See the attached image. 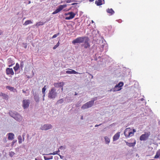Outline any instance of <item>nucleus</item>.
<instances>
[{"mask_svg":"<svg viewBox=\"0 0 160 160\" xmlns=\"http://www.w3.org/2000/svg\"><path fill=\"white\" fill-rule=\"evenodd\" d=\"M48 95V98L54 99L58 96V93L56 88L53 87L49 91Z\"/></svg>","mask_w":160,"mask_h":160,"instance_id":"1","label":"nucleus"},{"mask_svg":"<svg viewBox=\"0 0 160 160\" xmlns=\"http://www.w3.org/2000/svg\"><path fill=\"white\" fill-rule=\"evenodd\" d=\"M136 132V131L134 129L132 131L130 128H128L125 129L124 132V134L126 138H128L133 135L134 133Z\"/></svg>","mask_w":160,"mask_h":160,"instance_id":"2","label":"nucleus"},{"mask_svg":"<svg viewBox=\"0 0 160 160\" xmlns=\"http://www.w3.org/2000/svg\"><path fill=\"white\" fill-rule=\"evenodd\" d=\"M97 99V97L93 99V100L89 101L84 104L81 107V108L83 110L91 108L93 106L94 102Z\"/></svg>","mask_w":160,"mask_h":160,"instance_id":"3","label":"nucleus"},{"mask_svg":"<svg viewBox=\"0 0 160 160\" xmlns=\"http://www.w3.org/2000/svg\"><path fill=\"white\" fill-rule=\"evenodd\" d=\"M86 38V37H79L73 40L72 42V43L74 45H75L76 43H80L83 42Z\"/></svg>","mask_w":160,"mask_h":160,"instance_id":"4","label":"nucleus"},{"mask_svg":"<svg viewBox=\"0 0 160 160\" xmlns=\"http://www.w3.org/2000/svg\"><path fill=\"white\" fill-rule=\"evenodd\" d=\"M52 125L51 124H47L42 125L40 127V129L42 130L46 131L49 129H52Z\"/></svg>","mask_w":160,"mask_h":160,"instance_id":"5","label":"nucleus"},{"mask_svg":"<svg viewBox=\"0 0 160 160\" xmlns=\"http://www.w3.org/2000/svg\"><path fill=\"white\" fill-rule=\"evenodd\" d=\"M30 101L28 99H24L22 101V107L24 109L28 108L30 104Z\"/></svg>","mask_w":160,"mask_h":160,"instance_id":"6","label":"nucleus"},{"mask_svg":"<svg viewBox=\"0 0 160 160\" xmlns=\"http://www.w3.org/2000/svg\"><path fill=\"white\" fill-rule=\"evenodd\" d=\"M89 41V39L88 38L86 37L85 41L83 42V43L81 45L83 46L85 49L90 48V45L88 42Z\"/></svg>","mask_w":160,"mask_h":160,"instance_id":"7","label":"nucleus"},{"mask_svg":"<svg viewBox=\"0 0 160 160\" xmlns=\"http://www.w3.org/2000/svg\"><path fill=\"white\" fill-rule=\"evenodd\" d=\"M65 15L67 16L69 15V16L66 17L65 19L66 20H70L74 17L75 14L72 12H70L68 13H66Z\"/></svg>","mask_w":160,"mask_h":160,"instance_id":"8","label":"nucleus"},{"mask_svg":"<svg viewBox=\"0 0 160 160\" xmlns=\"http://www.w3.org/2000/svg\"><path fill=\"white\" fill-rule=\"evenodd\" d=\"M150 135V133H145L144 134H142L140 137V140L141 141L146 140L148 138Z\"/></svg>","mask_w":160,"mask_h":160,"instance_id":"9","label":"nucleus"},{"mask_svg":"<svg viewBox=\"0 0 160 160\" xmlns=\"http://www.w3.org/2000/svg\"><path fill=\"white\" fill-rule=\"evenodd\" d=\"M100 45L94 44L91 48H90L89 52H93L94 51L97 49V47H99Z\"/></svg>","mask_w":160,"mask_h":160,"instance_id":"10","label":"nucleus"},{"mask_svg":"<svg viewBox=\"0 0 160 160\" xmlns=\"http://www.w3.org/2000/svg\"><path fill=\"white\" fill-rule=\"evenodd\" d=\"M6 73L7 75H13L14 74V72L12 68H7L6 70Z\"/></svg>","mask_w":160,"mask_h":160,"instance_id":"11","label":"nucleus"},{"mask_svg":"<svg viewBox=\"0 0 160 160\" xmlns=\"http://www.w3.org/2000/svg\"><path fill=\"white\" fill-rule=\"evenodd\" d=\"M14 118L16 120L19 122H20L22 120V117L17 112H16V114Z\"/></svg>","mask_w":160,"mask_h":160,"instance_id":"12","label":"nucleus"},{"mask_svg":"<svg viewBox=\"0 0 160 160\" xmlns=\"http://www.w3.org/2000/svg\"><path fill=\"white\" fill-rule=\"evenodd\" d=\"M120 135V132H118L115 134L113 137V140L114 141H116L118 140Z\"/></svg>","mask_w":160,"mask_h":160,"instance_id":"13","label":"nucleus"},{"mask_svg":"<svg viewBox=\"0 0 160 160\" xmlns=\"http://www.w3.org/2000/svg\"><path fill=\"white\" fill-rule=\"evenodd\" d=\"M63 82H60L58 83H54L53 85L56 87H62L64 85Z\"/></svg>","mask_w":160,"mask_h":160,"instance_id":"14","label":"nucleus"},{"mask_svg":"<svg viewBox=\"0 0 160 160\" xmlns=\"http://www.w3.org/2000/svg\"><path fill=\"white\" fill-rule=\"evenodd\" d=\"M8 63L9 64L8 66L9 67H11L14 64V61L11 59V58H8Z\"/></svg>","mask_w":160,"mask_h":160,"instance_id":"15","label":"nucleus"},{"mask_svg":"<svg viewBox=\"0 0 160 160\" xmlns=\"http://www.w3.org/2000/svg\"><path fill=\"white\" fill-rule=\"evenodd\" d=\"M70 71L68 70L66 71V73L69 74H78V73L72 69H70Z\"/></svg>","mask_w":160,"mask_h":160,"instance_id":"16","label":"nucleus"},{"mask_svg":"<svg viewBox=\"0 0 160 160\" xmlns=\"http://www.w3.org/2000/svg\"><path fill=\"white\" fill-rule=\"evenodd\" d=\"M126 144L129 147H133L135 146L136 144V142L133 143L128 142L125 141Z\"/></svg>","mask_w":160,"mask_h":160,"instance_id":"17","label":"nucleus"},{"mask_svg":"<svg viewBox=\"0 0 160 160\" xmlns=\"http://www.w3.org/2000/svg\"><path fill=\"white\" fill-rule=\"evenodd\" d=\"M8 139L9 140H12L14 139V135L12 133H8Z\"/></svg>","mask_w":160,"mask_h":160,"instance_id":"18","label":"nucleus"},{"mask_svg":"<svg viewBox=\"0 0 160 160\" xmlns=\"http://www.w3.org/2000/svg\"><path fill=\"white\" fill-rule=\"evenodd\" d=\"M6 88L8 89L11 91L13 92H15L16 91V89L13 87H11L8 86H6Z\"/></svg>","mask_w":160,"mask_h":160,"instance_id":"19","label":"nucleus"},{"mask_svg":"<svg viewBox=\"0 0 160 160\" xmlns=\"http://www.w3.org/2000/svg\"><path fill=\"white\" fill-rule=\"evenodd\" d=\"M65 99V98H62L61 99H59L57 101L56 104L58 105L60 104H62L63 103Z\"/></svg>","mask_w":160,"mask_h":160,"instance_id":"20","label":"nucleus"},{"mask_svg":"<svg viewBox=\"0 0 160 160\" xmlns=\"http://www.w3.org/2000/svg\"><path fill=\"white\" fill-rule=\"evenodd\" d=\"M106 11L108 13L111 14V15L113 14L114 13V11L112 8H108L107 9Z\"/></svg>","mask_w":160,"mask_h":160,"instance_id":"21","label":"nucleus"},{"mask_svg":"<svg viewBox=\"0 0 160 160\" xmlns=\"http://www.w3.org/2000/svg\"><path fill=\"white\" fill-rule=\"evenodd\" d=\"M102 1L101 0H97L95 2V3L98 6L101 5L102 4Z\"/></svg>","mask_w":160,"mask_h":160,"instance_id":"22","label":"nucleus"},{"mask_svg":"<svg viewBox=\"0 0 160 160\" xmlns=\"http://www.w3.org/2000/svg\"><path fill=\"white\" fill-rule=\"evenodd\" d=\"M34 99L36 102H38L39 101V98L38 95L35 94L34 95Z\"/></svg>","mask_w":160,"mask_h":160,"instance_id":"23","label":"nucleus"},{"mask_svg":"<svg viewBox=\"0 0 160 160\" xmlns=\"http://www.w3.org/2000/svg\"><path fill=\"white\" fill-rule=\"evenodd\" d=\"M67 6L66 4H64L63 5H60L58 6V8L61 11L63 8H65Z\"/></svg>","mask_w":160,"mask_h":160,"instance_id":"24","label":"nucleus"},{"mask_svg":"<svg viewBox=\"0 0 160 160\" xmlns=\"http://www.w3.org/2000/svg\"><path fill=\"white\" fill-rule=\"evenodd\" d=\"M104 138L106 143L108 144H109L110 142V139L107 136H105L104 137Z\"/></svg>","mask_w":160,"mask_h":160,"instance_id":"25","label":"nucleus"},{"mask_svg":"<svg viewBox=\"0 0 160 160\" xmlns=\"http://www.w3.org/2000/svg\"><path fill=\"white\" fill-rule=\"evenodd\" d=\"M32 22L31 20H28L25 22L23 24V25L26 26L29 24H32Z\"/></svg>","mask_w":160,"mask_h":160,"instance_id":"26","label":"nucleus"},{"mask_svg":"<svg viewBox=\"0 0 160 160\" xmlns=\"http://www.w3.org/2000/svg\"><path fill=\"white\" fill-rule=\"evenodd\" d=\"M121 89V88H120V87L117 86V85L114 87V92H116L117 91H118Z\"/></svg>","mask_w":160,"mask_h":160,"instance_id":"27","label":"nucleus"},{"mask_svg":"<svg viewBox=\"0 0 160 160\" xmlns=\"http://www.w3.org/2000/svg\"><path fill=\"white\" fill-rule=\"evenodd\" d=\"M19 68V64L18 63H17L16 65V66L13 68V69L15 71H17L18 68Z\"/></svg>","mask_w":160,"mask_h":160,"instance_id":"28","label":"nucleus"},{"mask_svg":"<svg viewBox=\"0 0 160 160\" xmlns=\"http://www.w3.org/2000/svg\"><path fill=\"white\" fill-rule=\"evenodd\" d=\"M9 114L11 117L14 118L16 114V112L13 113L12 112H9Z\"/></svg>","mask_w":160,"mask_h":160,"instance_id":"29","label":"nucleus"},{"mask_svg":"<svg viewBox=\"0 0 160 160\" xmlns=\"http://www.w3.org/2000/svg\"><path fill=\"white\" fill-rule=\"evenodd\" d=\"M160 156V151L158 152L156 155L154 156V158H159V157Z\"/></svg>","mask_w":160,"mask_h":160,"instance_id":"30","label":"nucleus"},{"mask_svg":"<svg viewBox=\"0 0 160 160\" xmlns=\"http://www.w3.org/2000/svg\"><path fill=\"white\" fill-rule=\"evenodd\" d=\"M47 86L45 85L42 89V94L45 93V91L47 89Z\"/></svg>","mask_w":160,"mask_h":160,"instance_id":"31","label":"nucleus"},{"mask_svg":"<svg viewBox=\"0 0 160 160\" xmlns=\"http://www.w3.org/2000/svg\"><path fill=\"white\" fill-rule=\"evenodd\" d=\"M44 158L45 160H49L52 159L53 158V156H50L49 157H47L46 156H44Z\"/></svg>","mask_w":160,"mask_h":160,"instance_id":"32","label":"nucleus"},{"mask_svg":"<svg viewBox=\"0 0 160 160\" xmlns=\"http://www.w3.org/2000/svg\"><path fill=\"white\" fill-rule=\"evenodd\" d=\"M25 62V61H22L21 62L20 65V68L22 69V68H23V67H24V62Z\"/></svg>","mask_w":160,"mask_h":160,"instance_id":"33","label":"nucleus"},{"mask_svg":"<svg viewBox=\"0 0 160 160\" xmlns=\"http://www.w3.org/2000/svg\"><path fill=\"white\" fill-rule=\"evenodd\" d=\"M123 85V83L122 82H119L118 84L116 85L117 86L120 87V88H121Z\"/></svg>","mask_w":160,"mask_h":160,"instance_id":"34","label":"nucleus"},{"mask_svg":"<svg viewBox=\"0 0 160 160\" xmlns=\"http://www.w3.org/2000/svg\"><path fill=\"white\" fill-rule=\"evenodd\" d=\"M2 97H3V98H4L6 100H7L8 99V95H7L5 94V93L3 94Z\"/></svg>","mask_w":160,"mask_h":160,"instance_id":"35","label":"nucleus"},{"mask_svg":"<svg viewBox=\"0 0 160 160\" xmlns=\"http://www.w3.org/2000/svg\"><path fill=\"white\" fill-rule=\"evenodd\" d=\"M44 23L45 22H39L36 24V25L38 26L42 25L44 24Z\"/></svg>","mask_w":160,"mask_h":160,"instance_id":"36","label":"nucleus"},{"mask_svg":"<svg viewBox=\"0 0 160 160\" xmlns=\"http://www.w3.org/2000/svg\"><path fill=\"white\" fill-rule=\"evenodd\" d=\"M18 142L19 143H21L22 142L21 136H19L18 137Z\"/></svg>","mask_w":160,"mask_h":160,"instance_id":"37","label":"nucleus"},{"mask_svg":"<svg viewBox=\"0 0 160 160\" xmlns=\"http://www.w3.org/2000/svg\"><path fill=\"white\" fill-rule=\"evenodd\" d=\"M60 10L58 9V8L55 10L54 11L53 13L52 14H56L59 12H60Z\"/></svg>","mask_w":160,"mask_h":160,"instance_id":"38","label":"nucleus"},{"mask_svg":"<svg viewBox=\"0 0 160 160\" xmlns=\"http://www.w3.org/2000/svg\"><path fill=\"white\" fill-rule=\"evenodd\" d=\"M15 153L14 152L11 151L9 152V155L11 157H12L15 155Z\"/></svg>","mask_w":160,"mask_h":160,"instance_id":"39","label":"nucleus"},{"mask_svg":"<svg viewBox=\"0 0 160 160\" xmlns=\"http://www.w3.org/2000/svg\"><path fill=\"white\" fill-rule=\"evenodd\" d=\"M60 34V33L59 32V33H58L56 34H54V35H53V36L52 37V38H56V37H57Z\"/></svg>","mask_w":160,"mask_h":160,"instance_id":"40","label":"nucleus"},{"mask_svg":"<svg viewBox=\"0 0 160 160\" xmlns=\"http://www.w3.org/2000/svg\"><path fill=\"white\" fill-rule=\"evenodd\" d=\"M81 105V102H78L76 104V107H79Z\"/></svg>","mask_w":160,"mask_h":160,"instance_id":"41","label":"nucleus"},{"mask_svg":"<svg viewBox=\"0 0 160 160\" xmlns=\"http://www.w3.org/2000/svg\"><path fill=\"white\" fill-rule=\"evenodd\" d=\"M22 47H24L25 48H26L27 47V45L26 43H22Z\"/></svg>","mask_w":160,"mask_h":160,"instance_id":"42","label":"nucleus"},{"mask_svg":"<svg viewBox=\"0 0 160 160\" xmlns=\"http://www.w3.org/2000/svg\"><path fill=\"white\" fill-rule=\"evenodd\" d=\"M58 153H57L56 151L54 152L53 153H51L48 154V155H55L56 154H58Z\"/></svg>","mask_w":160,"mask_h":160,"instance_id":"43","label":"nucleus"},{"mask_svg":"<svg viewBox=\"0 0 160 160\" xmlns=\"http://www.w3.org/2000/svg\"><path fill=\"white\" fill-rule=\"evenodd\" d=\"M73 2V0H66V2L68 3H70V2Z\"/></svg>","mask_w":160,"mask_h":160,"instance_id":"44","label":"nucleus"},{"mask_svg":"<svg viewBox=\"0 0 160 160\" xmlns=\"http://www.w3.org/2000/svg\"><path fill=\"white\" fill-rule=\"evenodd\" d=\"M17 141L16 140H13V141L12 142V146H13V145L15 143H16V142H17Z\"/></svg>","mask_w":160,"mask_h":160,"instance_id":"45","label":"nucleus"},{"mask_svg":"<svg viewBox=\"0 0 160 160\" xmlns=\"http://www.w3.org/2000/svg\"><path fill=\"white\" fill-rule=\"evenodd\" d=\"M63 148L64 149H65L66 148L65 146L63 147V146H62L59 147V149H62Z\"/></svg>","mask_w":160,"mask_h":160,"instance_id":"46","label":"nucleus"},{"mask_svg":"<svg viewBox=\"0 0 160 160\" xmlns=\"http://www.w3.org/2000/svg\"><path fill=\"white\" fill-rule=\"evenodd\" d=\"M58 155L60 156V158L61 159H63L64 158V156H61L59 154H58Z\"/></svg>","mask_w":160,"mask_h":160,"instance_id":"47","label":"nucleus"},{"mask_svg":"<svg viewBox=\"0 0 160 160\" xmlns=\"http://www.w3.org/2000/svg\"><path fill=\"white\" fill-rule=\"evenodd\" d=\"M104 47V45H102V47L100 48V50H99V51H102V50L103 47Z\"/></svg>","mask_w":160,"mask_h":160,"instance_id":"48","label":"nucleus"},{"mask_svg":"<svg viewBox=\"0 0 160 160\" xmlns=\"http://www.w3.org/2000/svg\"><path fill=\"white\" fill-rule=\"evenodd\" d=\"M58 47L56 45L53 47V49L54 50L55 49Z\"/></svg>","mask_w":160,"mask_h":160,"instance_id":"49","label":"nucleus"},{"mask_svg":"<svg viewBox=\"0 0 160 160\" xmlns=\"http://www.w3.org/2000/svg\"><path fill=\"white\" fill-rule=\"evenodd\" d=\"M102 125V124H101V123L100 124H99V125L96 124V125H95V127H98V126H100V125Z\"/></svg>","mask_w":160,"mask_h":160,"instance_id":"50","label":"nucleus"},{"mask_svg":"<svg viewBox=\"0 0 160 160\" xmlns=\"http://www.w3.org/2000/svg\"><path fill=\"white\" fill-rule=\"evenodd\" d=\"M56 45L58 47L59 46V42H58L57 43V44H56Z\"/></svg>","mask_w":160,"mask_h":160,"instance_id":"51","label":"nucleus"},{"mask_svg":"<svg viewBox=\"0 0 160 160\" xmlns=\"http://www.w3.org/2000/svg\"><path fill=\"white\" fill-rule=\"evenodd\" d=\"M109 91L110 92H111V91H113L114 92V88H112Z\"/></svg>","mask_w":160,"mask_h":160,"instance_id":"52","label":"nucleus"},{"mask_svg":"<svg viewBox=\"0 0 160 160\" xmlns=\"http://www.w3.org/2000/svg\"><path fill=\"white\" fill-rule=\"evenodd\" d=\"M3 94L2 92H0V96H2Z\"/></svg>","mask_w":160,"mask_h":160,"instance_id":"53","label":"nucleus"},{"mask_svg":"<svg viewBox=\"0 0 160 160\" xmlns=\"http://www.w3.org/2000/svg\"><path fill=\"white\" fill-rule=\"evenodd\" d=\"M95 32H96V31H93L92 32V34H93V36H93V38H94V36H93V33L94 32L95 33Z\"/></svg>","mask_w":160,"mask_h":160,"instance_id":"54","label":"nucleus"},{"mask_svg":"<svg viewBox=\"0 0 160 160\" xmlns=\"http://www.w3.org/2000/svg\"><path fill=\"white\" fill-rule=\"evenodd\" d=\"M77 4H78V3H72L71 4V5H75Z\"/></svg>","mask_w":160,"mask_h":160,"instance_id":"55","label":"nucleus"},{"mask_svg":"<svg viewBox=\"0 0 160 160\" xmlns=\"http://www.w3.org/2000/svg\"><path fill=\"white\" fill-rule=\"evenodd\" d=\"M56 152L57 153L60 152V151L59 150V149H58V150L57 151H56Z\"/></svg>","mask_w":160,"mask_h":160,"instance_id":"56","label":"nucleus"},{"mask_svg":"<svg viewBox=\"0 0 160 160\" xmlns=\"http://www.w3.org/2000/svg\"><path fill=\"white\" fill-rule=\"evenodd\" d=\"M42 94H43L42 98H44L45 97V96L46 93Z\"/></svg>","mask_w":160,"mask_h":160,"instance_id":"57","label":"nucleus"},{"mask_svg":"<svg viewBox=\"0 0 160 160\" xmlns=\"http://www.w3.org/2000/svg\"><path fill=\"white\" fill-rule=\"evenodd\" d=\"M2 31H1V30H0V35L2 34Z\"/></svg>","mask_w":160,"mask_h":160,"instance_id":"58","label":"nucleus"},{"mask_svg":"<svg viewBox=\"0 0 160 160\" xmlns=\"http://www.w3.org/2000/svg\"><path fill=\"white\" fill-rule=\"evenodd\" d=\"M90 2H92L94 1V0H88Z\"/></svg>","mask_w":160,"mask_h":160,"instance_id":"59","label":"nucleus"},{"mask_svg":"<svg viewBox=\"0 0 160 160\" xmlns=\"http://www.w3.org/2000/svg\"><path fill=\"white\" fill-rule=\"evenodd\" d=\"M81 119H82V120H83V116H82L81 118Z\"/></svg>","mask_w":160,"mask_h":160,"instance_id":"60","label":"nucleus"},{"mask_svg":"<svg viewBox=\"0 0 160 160\" xmlns=\"http://www.w3.org/2000/svg\"><path fill=\"white\" fill-rule=\"evenodd\" d=\"M22 92L24 93H25L26 92V91H25L24 90H22Z\"/></svg>","mask_w":160,"mask_h":160,"instance_id":"61","label":"nucleus"},{"mask_svg":"<svg viewBox=\"0 0 160 160\" xmlns=\"http://www.w3.org/2000/svg\"><path fill=\"white\" fill-rule=\"evenodd\" d=\"M77 94H78L76 92H75V96L77 95Z\"/></svg>","mask_w":160,"mask_h":160,"instance_id":"62","label":"nucleus"},{"mask_svg":"<svg viewBox=\"0 0 160 160\" xmlns=\"http://www.w3.org/2000/svg\"><path fill=\"white\" fill-rule=\"evenodd\" d=\"M31 3V2L30 1H29L28 4H30Z\"/></svg>","mask_w":160,"mask_h":160,"instance_id":"63","label":"nucleus"},{"mask_svg":"<svg viewBox=\"0 0 160 160\" xmlns=\"http://www.w3.org/2000/svg\"><path fill=\"white\" fill-rule=\"evenodd\" d=\"M42 100L44 101V98H42Z\"/></svg>","mask_w":160,"mask_h":160,"instance_id":"64","label":"nucleus"}]
</instances>
